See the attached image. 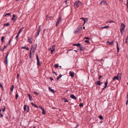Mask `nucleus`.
Returning a JSON list of instances; mask_svg holds the SVG:
<instances>
[{"label":"nucleus","instance_id":"nucleus-53","mask_svg":"<svg viewBox=\"0 0 128 128\" xmlns=\"http://www.w3.org/2000/svg\"><path fill=\"white\" fill-rule=\"evenodd\" d=\"M26 47L25 46H22V49H26Z\"/></svg>","mask_w":128,"mask_h":128},{"label":"nucleus","instance_id":"nucleus-40","mask_svg":"<svg viewBox=\"0 0 128 128\" xmlns=\"http://www.w3.org/2000/svg\"><path fill=\"white\" fill-rule=\"evenodd\" d=\"M27 108H28V110L26 112H29V110H30V108H29V106H27Z\"/></svg>","mask_w":128,"mask_h":128},{"label":"nucleus","instance_id":"nucleus-7","mask_svg":"<svg viewBox=\"0 0 128 128\" xmlns=\"http://www.w3.org/2000/svg\"><path fill=\"white\" fill-rule=\"evenodd\" d=\"M69 74L70 76L72 77L74 76V72H72L71 71H70Z\"/></svg>","mask_w":128,"mask_h":128},{"label":"nucleus","instance_id":"nucleus-10","mask_svg":"<svg viewBox=\"0 0 128 128\" xmlns=\"http://www.w3.org/2000/svg\"><path fill=\"white\" fill-rule=\"evenodd\" d=\"M79 47L80 48V51H82L84 50V48L83 45H81L80 44V46H79Z\"/></svg>","mask_w":128,"mask_h":128},{"label":"nucleus","instance_id":"nucleus-54","mask_svg":"<svg viewBox=\"0 0 128 128\" xmlns=\"http://www.w3.org/2000/svg\"><path fill=\"white\" fill-rule=\"evenodd\" d=\"M6 107H4V108L2 109V111L4 112L5 110Z\"/></svg>","mask_w":128,"mask_h":128},{"label":"nucleus","instance_id":"nucleus-26","mask_svg":"<svg viewBox=\"0 0 128 128\" xmlns=\"http://www.w3.org/2000/svg\"><path fill=\"white\" fill-rule=\"evenodd\" d=\"M8 46V45L4 46V47L1 50L2 52H4V49L6 48Z\"/></svg>","mask_w":128,"mask_h":128},{"label":"nucleus","instance_id":"nucleus-63","mask_svg":"<svg viewBox=\"0 0 128 128\" xmlns=\"http://www.w3.org/2000/svg\"><path fill=\"white\" fill-rule=\"evenodd\" d=\"M78 126V124H77L75 128H77Z\"/></svg>","mask_w":128,"mask_h":128},{"label":"nucleus","instance_id":"nucleus-17","mask_svg":"<svg viewBox=\"0 0 128 128\" xmlns=\"http://www.w3.org/2000/svg\"><path fill=\"white\" fill-rule=\"evenodd\" d=\"M80 44L79 43H78L77 44H72V46H76L78 47H79L80 46Z\"/></svg>","mask_w":128,"mask_h":128},{"label":"nucleus","instance_id":"nucleus-29","mask_svg":"<svg viewBox=\"0 0 128 128\" xmlns=\"http://www.w3.org/2000/svg\"><path fill=\"white\" fill-rule=\"evenodd\" d=\"M15 17V15L14 14H13V15H12V17L11 19L12 20H13L14 22H15V21H14V18Z\"/></svg>","mask_w":128,"mask_h":128},{"label":"nucleus","instance_id":"nucleus-1","mask_svg":"<svg viewBox=\"0 0 128 128\" xmlns=\"http://www.w3.org/2000/svg\"><path fill=\"white\" fill-rule=\"evenodd\" d=\"M82 4V2L80 1H76L74 3V8L75 9H76Z\"/></svg>","mask_w":128,"mask_h":128},{"label":"nucleus","instance_id":"nucleus-60","mask_svg":"<svg viewBox=\"0 0 128 128\" xmlns=\"http://www.w3.org/2000/svg\"><path fill=\"white\" fill-rule=\"evenodd\" d=\"M39 108H40L42 110V109H44V108H42L41 106H39Z\"/></svg>","mask_w":128,"mask_h":128},{"label":"nucleus","instance_id":"nucleus-8","mask_svg":"<svg viewBox=\"0 0 128 128\" xmlns=\"http://www.w3.org/2000/svg\"><path fill=\"white\" fill-rule=\"evenodd\" d=\"M102 84V82H101L100 80L98 81L97 82H95V84L96 85H100Z\"/></svg>","mask_w":128,"mask_h":128},{"label":"nucleus","instance_id":"nucleus-42","mask_svg":"<svg viewBox=\"0 0 128 128\" xmlns=\"http://www.w3.org/2000/svg\"><path fill=\"white\" fill-rule=\"evenodd\" d=\"M19 34H18L17 35H16V36L15 38V39H16V40H17L18 36L19 35Z\"/></svg>","mask_w":128,"mask_h":128},{"label":"nucleus","instance_id":"nucleus-55","mask_svg":"<svg viewBox=\"0 0 128 128\" xmlns=\"http://www.w3.org/2000/svg\"><path fill=\"white\" fill-rule=\"evenodd\" d=\"M127 6L128 10V0H127Z\"/></svg>","mask_w":128,"mask_h":128},{"label":"nucleus","instance_id":"nucleus-5","mask_svg":"<svg viewBox=\"0 0 128 128\" xmlns=\"http://www.w3.org/2000/svg\"><path fill=\"white\" fill-rule=\"evenodd\" d=\"M28 41L30 43V44L32 43V38L31 37H28Z\"/></svg>","mask_w":128,"mask_h":128},{"label":"nucleus","instance_id":"nucleus-28","mask_svg":"<svg viewBox=\"0 0 128 128\" xmlns=\"http://www.w3.org/2000/svg\"><path fill=\"white\" fill-rule=\"evenodd\" d=\"M9 51H8L7 52V54L6 55V56L5 57V58H8V56L9 54Z\"/></svg>","mask_w":128,"mask_h":128},{"label":"nucleus","instance_id":"nucleus-18","mask_svg":"<svg viewBox=\"0 0 128 128\" xmlns=\"http://www.w3.org/2000/svg\"><path fill=\"white\" fill-rule=\"evenodd\" d=\"M24 28V27H22V28H20V29H19V30L18 32V34H19L20 33L22 32V30Z\"/></svg>","mask_w":128,"mask_h":128},{"label":"nucleus","instance_id":"nucleus-34","mask_svg":"<svg viewBox=\"0 0 128 128\" xmlns=\"http://www.w3.org/2000/svg\"><path fill=\"white\" fill-rule=\"evenodd\" d=\"M4 36H3L1 38V41L2 42H4Z\"/></svg>","mask_w":128,"mask_h":128},{"label":"nucleus","instance_id":"nucleus-43","mask_svg":"<svg viewBox=\"0 0 128 128\" xmlns=\"http://www.w3.org/2000/svg\"><path fill=\"white\" fill-rule=\"evenodd\" d=\"M58 64H56L54 66L56 68H58Z\"/></svg>","mask_w":128,"mask_h":128},{"label":"nucleus","instance_id":"nucleus-25","mask_svg":"<svg viewBox=\"0 0 128 128\" xmlns=\"http://www.w3.org/2000/svg\"><path fill=\"white\" fill-rule=\"evenodd\" d=\"M106 42L107 43H109V44L110 45H111L113 43L114 41H113L111 42H110L109 41H107V42Z\"/></svg>","mask_w":128,"mask_h":128},{"label":"nucleus","instance_id":"nucleus-58","mask_svg":"<svg viewBox=\"0 0 128 128\" xmlns=\"http://www.w3.org/2000/svg\"><path fill=\"white\" fill-rule=\"evenodd\" d=\"M0 86L2 88H3V87L2 86V85L1 84V83L0 82Z\"/></svg>","mask_w":128,"mask_h":128},{"label":"nucleus","instance_id":"nucleus-11","mask_svg":"<svg viewBox=\"0 0 128 128\" xmlns=\"http://www.w3.org/2000/svg\"><path fill=\"white\" fill-rule=\"evenodd\" d=\"M80 19L82 20H83L84 21V24H85V23L86 22V21L87 22L88 21V19L86 18H80Z\"/></svg>","mask_w":128,"mask_h":128},{"label":"nucleus","instance_id":"nucleus-19","mask_svg":"<svg viewBox=\"0 0 128 128\" xmlns=\"http://www.w3.org/2000/svg\"><path fill=\"white\" fill-rule=\"evenodd\" d=\"M4 62L6 63V65H8V58H5V60L4 61Z\"/></svg>","mask_w":128,"mask_h":128},{"label":"nucleus","instance_id":"nucleus-57","mask_svg":"<svg viewBox=\"0 0 128 128\" xmlns=\"http://www.w3.org/2000/svg\"><path fill=\"white\" fill-rule=\"evenodd\" d=\"M102 77V76H101L100 75L99 76V77L98 78V79H100Z\"/></svg>","mask_w":128,"mask_h":128},{"label":"nucleus","instance_id":"nucleus-33","mask_svg":"<svg viewBox=\"0 0 128 128\" xmlns=\"http://www.w3.org/2000/svg\"><path fill=\"white\" fill-rule=\"evenodd\" d=\"M27 106L26 105H25L24 106V111L26 110V107Z\"/></svg>","mask_w":128,"mask_h":128},{"label":"nucleus","instance_id":"nucleus-20","mask_svg":"<svg viewBox=\"0 0 128 128\" xmlns=\"http://www.w3.org/2000/svg\"><path fill=\"white\" fill-rule=\"evenodd\" d=\"M14 85H12V87L10 88V91L11 92H12L13 89L14 88Z\"/></svg>","mask_w":128,"mask_h":128},{"label":"nucleus","instance_id":"nucleus-2","mask_svg":"<svg viewBox=\"0 0 128 128\" xmlns=\"http://www.w3.org/2000/svg\"><path fill=\"white\" fill-rule=\"evenodd\" d=\"M37 48V44H36L35 45L32 46L30 49V52L32 54H34L35 52L36 49Z\"/></svg>","mask_w":128,"mask_h":128},{"label":"nucleus","instance_id":"nucleus-13","mask_svg":"<svg viewBox=\"0 0 128 128\" xmlns=\"http://www.w3.org/2000/svg\"><path fill=\"white\" fill-rule=\"evenodd\" d=\"M37 35H36V37H37L38 36H39L40 32V30L37 29Z\"/></svg>","mask_w":128,"mask_h":128},{"label":"nucleus","instance_id":"nucleus-44","mask_svg":"<svg viewBox=\"0 0 128 128\" xmlns=\"http://www.w3.org/2000/svg\"><path fill=\"white\" fill-rule=\"evenodd\" d=\"M32 96H29V100L30 101H32Z\"/></svg>","mask_w":128,"mask_h":128},{"label":"nucleus","instance_id":"nucleus-16","mask_svg":"<svg viewBox=\"0 0 128 128\" xmlns=\"http://www.w3.org/2000/svg\"><path fill=\"white\" fill-rule=\"evenodd\" d=\"M116 42V46H117V53H118L119 52V48L118 46V43L117 42Z\"/></svg>","mask_w":128,"mask_h":128},{"label":"nucleus","instance_id":"nucleus-30","mask_svg":"<svg viewBox=\"0 0 128 128\" xmlns=\"http://www.w3.org/2000/svg\"><path fill=\"white\" fill-rule=\"evenodd\" d=\"M42 113L44 115L45 114H46V112L45 110L44 109H42Z\"/></svg>","mask_w":128,"mask_h":128},{"label":"nucleus","instance_id":"nucleus-9","mask_svg":"<svg viewBox=\"0 0 128 128\" xmlns=\"http://www.w3.org/2000/svg\"><path fill=\"white\" fill-rule=\"evenodd\" d=\"M100 4H107V3L104 0H102L101 2H100Z\"/></svg>","mask_w":128,"mask_h":128},{"label":"nucleus","instance_id":"nucleus-47","mask_svg":"<svg viewBox=\"0 0 128 128\" xmlns=\"http://www.w3.org/2000/svg\"><path fill=\"white\" fill-rule=\"evenodd\" d=\"M53 72V73H54V74H55V75H56V76H57L58 75V74H57V73H56V72H55L54 71V72Z\"/></svg>","mask_w":128,"mask_h":128},{"label":"nucleus","instance_id":"nucleus-61","mask_svg":"<svg viewBox=\"0 0 128 128\" xmlns=\"http://www.w3.org/2000/svg\"><path fill=\"white\" fill-rule=\"evenodd\" d=\"M0 117H2L3 116V115L2 114H0Z\"/></svg>","mask_w":128,"mask_h":128},{"label":"nucleus","instance_id":"nucleus-37","mask_svg":"<svg viewBox=\"0 0 128 128\" xmlns=\"http://www.w3.org/2000/svg\"><path fill=\"white\" fill-rule=\"evenodd\" d=\"M84 42L86 43H88V44H89L90 43V41L89 40H85L84 41Z\"/></svg>","mask_w":128,"mask_h":128},{"label":"nucleus","instance_id":"nucleus-23","mask_svg":"<svg viewBox=\"0 0 128 128\" xmlns=\"http://www.w3.org/2000/svg\"><path fill=\"white\" fill-rule=\"evenodd\" d=\"M31 104L32 105L34 106V107H36L37 108H38V107L36 105L34 104L33 102H31Z\"/></svg>","mask_w":128,"mask_h":128},{"label":"nucleus","instance_id":"nucleus-64","mask_svg":"<svg viewBox=\"0 0 128 128\" xmlns=\"http://www.w3.org/2000/svg\"><path fill=\"white\" fill-rule=\"evenodd\" d=\"M11 42V41H10L9 40V42H8V44H10Z\"/></svg>","mask_w":128,"mask_h":128},{"label":"nucleus","instance_id":"nucleus-22","mask_svg":"<svg viewBox=\"0 0 128 128\" xmlns=\"http://www.w3.org/2000/svg\"><path fill=\"white\" fill-rule=\"evenodd\" d=\"M118 76H115L112 79V80H114L115 79H116L117 80H118Z\"/></svg>","mask_w":128,"mask_h":128},{"label":"nucleus","instance_id":"nucleus-39","mask_svg":"<svg viewBox=\"0 0 128 128\" xmlns=\"http://www.w3.org/2000/svg\"><path fill=\"white\" fill-rule=\"evenodd\" d=\"M34 94L36 95H38V92H34Z\"/></svg>","mask_w":128,"mask_h":128},{"label":"nucleus","instance_id":"nucleus-45","mask_svg":"<svg viewBox=\"0 0 128 128\" xmlns=\"http://www.w3.org/2000/svg\"><path fill=\"white\" fill-rule=\"evenodd\" d=\"M10 13H7L4 16H6L7 15L10 16Z\"/></svg>","mask_w":128,"mask_h":128},{"label":"nucleus","instance_id":"nucleus-49","mask_svg":"<svg viewBox=\"0 0 128 128\" xmlns=\"http://www.w3.org/2000/svg\"><path fill=\"white\" fill-rule=\"evenodd\" d=\"M127 100L126 102V105H127L128 104V96H127Z\"/></svg>","mask_w":128,"mask_h":128},{"label":"nucleus","instance_id":"nucleus-32","mask_svg":"<svg viewBox=\"0 0 128 128\" xmlns=\"http://www.w3.org/2000/svg\"><path fill=\"white\" fill-rule=\"evenodd\" d=\"M33 54H32V53H31V52H30V59H32V55Z\"/></svg>","mask_w":128,"mask_h":128},{"label":"nucleus","instance_id":"nucleus-38","mask_svg":"<svg viewBox=\"0 0 128 128\" xmlns=\"http://www.w3.org/2000/svg\"><path fill=\"white\" fill-rule=\"evenodd\" d=\"M14 21L15 22H16L17 19V16H16L15 15V17H14Z\"/></svg>","mask_w":128,"mask_h":128},{"label":"nucleus","instance_id":"nucleus-56","mask_svg":"<svg viewBox=\"0 0 128 128\" xmlns=\"http://www.w3.org/2000/svg\"><path fill=\"white\" fill-rule=\"evenodd\" d=\"M26 49L27 50H29V48L28 47H26Z\"/></svg>","mask_w":128,"mask_h":128},{"label":"nucleus","instance_id":"nucleus-51","mask_svg":"<svg viewBox=\"0 0 128 128\" xmlns=\"http://www.w3.org/2000/svg\"><path fill=\"white\" fill-rule=\"evenodd\" d=\"M120 32L121 33V34L122 35V29H120Z\"/></svg>","mask_w":128,"mask_h":128},{"label":"nucleus","instance_id":"nucleus-14","mask_svg":"<svg viewBox=\"0 0 128 128\" xmlns=\"http://www.w3.org/2000/svg\"><path fill=\"white\" fill-rule=\"evenodd\" d=\"M62 100H64V102H68L69 101L68 100L65 98H62Z\"/></svg>","mask_w":128,"mask_h":128},{"label":"nucleus","instance_id":"nucleus-41","mask_svg":"<svg viewBox=\"0 0 128 128\" xmlns=\"http://www.w3.org/2000/svg\"><path fill=\"white\" fill-rule=\"evenodd\" d=\"M70 97L72 98V99H74L75 100H76V96H70Z\"/></svg>","mask_w":128,"mask_h":128},{"label":"nucleus","instance_id":"nucleus-24","mask_svg":"<svg viewBox=\"0 0 128 128\" xmlns=\"http://www.w3.org/2000/svg\"><path fill=\"white\" fill-rule=\"evenodd\" d=\"M107 23H111L112 22H115L113 20H108L107 22Z\"/></svg>","mask_w":128,"mask_h":128},{"label":"nucleus","instance_id":"nucleus-3","mask_svg":"<svg viewBox=\"0 0 128 128\" xmlns=\"http://www.w3.org/2000/svg\"><path fill=\"white\" fill-rule=\"evenodd\" d=\"M62 20L61 18L59 17V19L57 20L56 23V27L59 24L60 22L62 21Z\"/></svg>","mask_w":128,"mask_h":128},{"label":"nucleus","instance_id":"nucleus-35","mask_svg":"<svg viewBox=\"0 0 128 128\" xmlns=\"http://www.w3.org/2000/svg\"><path fill=\"white\" fill-rule=\"evenodd\" d=\"M99 118L100 119L102 120H103V118L101 115H100V116H99Z\"/></svg>","mask_w":128,"mask_h":128},{"label":"nucleus","instance_id":"nucleus-62","mask_svg":"<svg viewBox=\"0 0 128 128\" xmlns=\"http://www.w3.org/2000/svg\"><path fill=\"white\" fill-rule=\"evenodd\" d=\"M12 38H13V37L12 38H10V39L9 40L11 41L12 40Z\"/></svg>","mask_w":128,"mask_h":128},{"label":"nucleus","instance_id":"nucleus-15","mask_svg":"<svg viewBox=\"0 0 128 128\" xmlns=\"http://www.w3.org/2000/svg\"><path fill=\"white\" fill-rule=\"evenodd\" d=\"M48 90L50 92H51L53 93H54V92H55V91L54 90L52 89L50 87H49Z\"/></svg>","mask_w":128,"mask_h":128},{"label":"nucleus","instance_id":"nucleus-21","mask_svg":"<svg viewBox=\"0 0 128 128\" xmlns=\"http://www.w3.org/2000/svg\"><path fill=\"white\" fill-rule=\"evenodd\" d=\"M49 50H51V53L52 54H53V52L55 50V48H53L52 49H51V48H50L49 49Z\"/></svg>","mask_w":128,"mask_h":128},{"label":"nucleus","instance_id":"nucleus-46","mask_svg":"<svg viewBox=\"0 0 128 128\" xmlns=\"http://www.w3.org/2000/svg\"><path fill=\"white\" fill-rule=\"evenodd\" d=\"M79 106H83V104L82 103H81L80 104H79Z\"/></svg>","mask_w":128,"mask_h":128},{"label":"nucleus","instance_id":"nucleus-52","mask_svg":"<svg viewBox=\"0 0 128 128\" xmlns=\"http://www.w3.org/2000/svg\"><path fill=\"white\" fill-rule=\"evenodd\" d=\"M20 75V74H18L17 76V79H18L19 78V76Z\"/></svg>","mask_w":128,"mask_h":128},{"label":"nucleus","instance_id":"nucleus-12","mask_svg":"<svg viewBox=\"0 0 128 128\" xmlns=\"http://www.w3.org/2000/svg\"><path fill=\"white\" fill-rule=\"evenodd\" d=\"M108 79H107L106 80V82L105 83V86L104 88H103V89H104L107 86L108 84Z\"/></svg>","mask_w":128,"mask_h":128},{"label":"nucleus","instance_id":"nucleus-59","mask_svg":"<svg viewBox=\"0 0 128 128\" xmlns=\"http://www.w3.org/2000/svg\"><path fill=\"white\" fill-rule=\"evenodd\" d=\"M38 29L40 30V25L38 26Z\"/></svg>","mask_w":128,"mask_h":128},{"label":"nucleus","instance_id":"nucleus-27","mask_svg":"<svg viewBox=\"0 0 128 128\" xmlns=\"http://www.w3.org/2000/svg\"><path fill=\"white\" fill-rule=\"evenodd\" d=\"M62 76V75L60 74V75H59V76H58L57 78V80H58L60 78H61Z\"/></svg>","mask_w":128,"mask_h":128},{"label":"nucleus","instance_id":"nucleus-50","mask_svg":"<svg viewBox=\"0 0 128 128\" xmlns=\"http://www.w3.org/2000/svg\"><path fill=\"white\" fill-rule=\"evenodd\" d=\"M50 79L51 80H54L53 78L52 77H50Z\"/></svg>","mask_w":128,"mask_h":128},{"label":"nucleus","instance_id":"nucleus-4","mask_svg":"<svg viewBox=\"0 0 128 128\" xmlns=\"http://www.w3.org/2000/svg\"><path fill=\"white\" fill-rule=\"evenodd\" d=\"M36 59L37 60V65H40V60L38 58V55L37 54H36Z\"/></svg>","mask_w":128,"mask_h":128},{"label":"nucleus","instance_id":"nucleus-31","mask_svg":"<svg viewBox=\"0 0 128 128\" xmlns=\"http://www.w3.org/2000/svg\"><path fill=\"white\" fill-rule=\"evenodd\" d=\"M10 25V24L8 23H5L4 24V26H8Z\"/></svg>","mask_w":128,"mask_h":128},{"label":"nucleus","instance_id":"nucleus-36","mask_svg":"<svg viewBox=\"0 0 128 128\" xmlns=\"http://www.w3.org/2000/svg\"><path fill=\"white\" fill-rule=\"evenodd\" d=\"M109 27L108 26H104L103 27H102V28H109Z\"/></svg>","mask_w":128,"mask_h":128},{"label":"nucleus","instance_id":"nucleus-48","mask_svg":"<svg viewBox=\"0 0 128 128\" xmlns=\"http://www.w3.org/2000/svg\"><path fill=\"white\" fill-rule=\"evenodd\" d=\"M90 39V38H89L88 37H85L84 38V39Z\"/></svg>","mask_w":128,"mask_h":128},{"label":"nucleus","instance_id":"nucleus-6","mask_svg":"<svg viewBox=\"0 0 128 128\" xmlns=\"http://www.w3.org/2000/svg\"><path fill=\"white\" fill-rule=\"evenodd\" d=\"M121 28L120 29H122V30H124L125 27V25L123 23H121Z\"/></svg>","mask_w":128,"mask_h":128}]
</instances>
